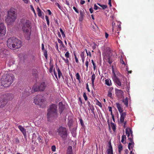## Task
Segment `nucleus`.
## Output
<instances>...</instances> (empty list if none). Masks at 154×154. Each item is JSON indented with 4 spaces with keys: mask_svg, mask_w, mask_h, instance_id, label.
Segmentation results:
<instances>
[{
    "mask_svg": "<svg viewBox=\"0 0 154 154\" xmlns=\"http://www.w3.org/2000/svg\"><path fill=\"white\" fill-rule=\"evenodd\" d=\"M14 78L12 73H5L1 78V85L5 87L9 86L13 83Z\"/></svg>",
    "mask_w": 154,
    "mask_h": 154,
    "instance_id": "obj_1",
    "label": "nucleus"
},
{
    "mask_svg": "<svg viewBox=\"0 0 154 154\" xmlns=\"http://www.w3.org/2000/svg\"><path fill=\"white\" fill-rule=\"evenodd\" d=\"M57 107L56 105L52 104L50 105L48 109L47 117L48 121L54 119L57 116Z\"/></svg>",
    "mask_w": 154,
    "mask_h": 154,
    "instance_id": "obj_2",
    "label": "nucleus"
},
{
    "mask_svg": "<svg viewBox=\"0 0 154 154\" xmlns=\"http://www.w3.org/2000/svg\"><path fill=\"white\" fill-rule=\"evenodd\" d=\"M16 11V9L12 8L8 11L7 17L5 20L8 24H11L15 21L17 17Z\"/></svg>",
    "mask_w": 154,
    "mask_h": 154,
    "instance_id": "obj_3",
    "label": "nucleus"
},
{
    "mask_svg": "<svg viewBox=\"0 0 154 154\" xmlns=\"http://www.w3.org/2000/svg\"><path fill=\"white\" fill-rule=\"evenodd\" d=\"M45 101L44 98L42 95H38L34 97V103L35 104L39 105L40 107L43 108L45 106Z\"/></svg>",
    "mask_w": 154,
    "mask_h": 154,
    "instance_id": "obj_4",
    "label": "nucleus"
},
{
    "mask_svg": "<svg viewBox=\"0 0 154 154\" xmlns=\"http://www.w3.org/2000/svg\"><path fill=\"white\" fill-rule=\"evenodd\" d=\"M103 56L104 59L109 64H111L113 62L112 59V51L109 49L107 50Z\"/></svg>",
    "mask_w": 154,
    "mask_h": 154,
    "instance_id": "obj_5",
    "label": "nucleus"
},
{
    "mask_svg": "<svg viewBox=\"0 0 154 154\" xmlns=\"http://www.w3.org/2000/svg\"><path fill=\"white\" fill-rule=\"evenodd\" d=\"M116 107L119 111L120 115V120L122 122L123 121L125 118L126 113L125 112H123V108L122 106L118 103H116Z\"/></svg>",
    "mask_w": 154,
    "mask_h": 154,
    "instance_id": "obj_6",
    "label": "nucleus"
},
{
    "mask_svg": "<svg viewBox=\"0 0 154 154\" xmlns=\"http://www.w3.org/2000/svg\"><path fill=\"white\" fill-rule=\"evenodd\" d=\"M59 135L63 139H65L67 136L66 128L63 127H60L57 130Z\"/></svg>",
    "mask_w": 154,
    "mask_h": 154,
    "instance_id": "obj_7",
    "label": "nucleus"
},
{
    "mask_svg": "<svg viewBox=\"0 0 154 154\" xmlns=\"http://www.w3.org/2000/svg\"><path fill=\"white\" fill-rule=\"evenodd\" d=\"M47 85L45 82H42L34 89L35 91H43L45 89Z\"/></svg>",
    "mask_w": 154,
    "mask_h": 154,
    "instance_id": "obj_8",
    "label": "nucleus"
},
{
    "mask_svg": "<svg viewBox=\"0 0 154 154\" xmlns=\"http://www.w3.org/2000/svg\"><path fill=\"white\" fill-rule=\"evenodd\" d=\"M126 133L128 137V140H129L130 142H132L133 143V135L132 134V131L130 128H126L125 130Z\"/></svg>",
    "mask_w": 154,
    "mask_h": 154,
    "instance_id": "obj_9",
    "label": "nucleus"
},
{
    "mask_svg": "<svg viewBox=\"0 0 154 154\" xmlns=\"http://www.w3.org/2000/svg\"><path fill=\"white\" fill-rule=\"evenodd\" d=\"M24 36L26 39L29 40L30 38L31 29L22 30Z\"/></svg>",
    "mask_w": 154,
    "mask_h": 154,
    "instance_id": "obj_10",
    "label": "nucleus"
},
{
    "mask_svg": "<svg viewBox=\"0 0 154 154\" xmlns=\"http://www.w3.org/2000/svg\"><path fill=\"white\" fill-rule=\"evenodd\" d=\"M14 37H11L9 38L8 40L7 44L8 47L11 49L14 48L15 47V45L13 43Z\"/></svg>",
    "mask_w": 154,
    "mask_h": 154,
    "instance_id": "obj_11",
    "label": "nucleus"
},
{
    "mask_svg": "<svg viewBox=\"0 0 154 154\" xmlns=\"http://www.w3.org/2000/svg\"><path fill=\"white\" fill-rule=\"evenodd\" d=\"M6 32V27L3 23H0V38L4 36Z\"/></svg>",
    "mask_w": 154,
    "mask_h": 154,
    "instance_id": "obj_12",
    "label": "nucleus"
},
{
    "mask_svg": "<svg viewBox=\"0 0 154 154\" xmlns=\"http://www.w3.org/2000/svg\"><path fill=\"white\" fill-rule=\"evenodd\" d=\"M0 53L1 57L6 58V60L9 56L8 55L9 51L6 49H2Z\"/></svg>",
    "mask_w": 154,
    "mask_h": 154,
    "instance_id": "obj_13",
    "label": "nucleus"
},
{
    "mask_svg": "<svg viewBox=\"0 0 154 154\" xmlns=\"http://www.w3.org/2000/svg\"><path fill=\"white\" fill-rule=\"evenodd\" d=\"M31 23L29 20H27L25 23L23 24L22 28V29H31Z\"/></svg>",
    "mask_w": 154,
    "mask_h": 154,
    "instance_id": "obj_14",
    "label": "nucleus"
},
{
    "mask_svg": "<svg viewBox=\"0 0 154 154\" xmlns=\"http://www.w3.org/2000/svg\"><path fill=\"white\" fill-rule=\"evenodd\" d=\"M13 43L15 45V47L14 48L17 49L21 47V41L17 38H16L14 37Z\"/></svg>",
    "mask_w": 154,
    "mask_h": 154,
    "instance_id": "obj_15",
    "label": "nucleus"
},
{
    "mask_svg": "<svg viewBox=\"0 0 154 154\" xmlns=\"http://www.w3.org/2000/svg\"><path fill=\"white\" fill-rule=\"evenodd\" d=\"M114 81L116 83L118 86H121L122 88V89H124V86L123 84H122L121 82L120 81V80L119 78L116 76L114 77L113 78Z\"/></svg>",
    "mask_w": 154,
    "mask_h": 154,
    "instance_id": "obj_16",
    "label": "nucleus"
},
{
    "mask_svg": "<svg viewBox=\"0 0 154 154\" xmlns=\"http://www.w3.org/2000/svg\"><path fill=\"white\" fill-rule=\"evenodd\" d=\"M109 148L107 149L106 152L107 154H113L112 147L111 145V143L109 142Z\"/></svg>",
    "mask_w": 154,
    "mask_h": 154,
    "instance_id": "obj_17",
    "label": "nucleus"
},
{
    "mask_svg": "<svg viewBox=\"0 0 154 154\" xmlns=\"http://www.w3.org/2000/svg\"><path fill=\"white\" fill-rule=\"evenodd\" d=\"M18 128L22 132L24 136H26V130L22 126L19 125L18 126Z\"/></svg>",
    "mask_w": 154,
    "mask_h": 154,
    "instance_id": "obj_18",
    "label": "nucleus"
},
{
    "mask_svg": "<svg viewBox=\"0 0 154 154\" xmlns=\"http://www.w3.org/2000/svg\"><path fill=\"white\" fill-rule=\"evenodd\" d=\"M5 100L6 101L7 100H12L13 98V95L11 94H8L5 95Z\"/></svg>",
    "mask_w": 154,
    "mask_h": 154,
    "instance_id": "obj_19",
    "label": "nucleus"
},
{
    "mask_svg": "<svg viewBox=\"0 0 154 154\" xmlns=\"http://www.w3.org/2000/svg\"><path fill=\"white\" fill-rule=\"evenodd\" d=\"M6 61L9 60L8 62V64L9 65V66L12 65L14 63V60L13 59L11 58V57L9 56L8 58H7V59L6 60Z\"/></svg>",
    "mask_w": 154,
    "mask_h": 154,
    "instance_id": "obj_20",
    "label": "nucleus"
},
{
    "mask_svg": "<svg viewBox=\"0 0 154 154\" xmlns=\"http://www.w3.org/2000/svg\"><path fill=\"white\" fill-rule=\"evenodd\" d=\"M7 102L4 99H0V108L4 107L7 104Z\"/></svg>",
    "mask_w": 154,
    "mask_h": 154,
    "instance_id": "obj_21",
    "label": "nucleus"
},
{
    "mask_svg": "<svg viewBox=\"0 0 154 154\" xmlns=\"http://www.w3.org/2000/svg\"><path fill=\"white\" fill-rule=\"evenodd\" d=\"M59 110L60 112V113L61 114L62 112L63 111L64 109V106L63 105V103L62 102L59 103Z\"/></svg>",
    "mask_w": 154,
    "mask_h": 154,
    "instance_id": "obj_22",
    "label": "nucleus"
},
{
    "mask_svg": "<svg viewBox=\"0 0 154 154\" xmlns=\"http://www.w3.org/2000/svg\"><path fill=\"white\" fill-rule=\"evenodd\" d=\"M105 84L109 86L112 85L111 81L110 79H107L105 80Z\"/></svg>",
    "mask_w": 154,
    "mask_h": 154,
    "instance_id": "obj_23",
    "label": "nucleus"
},
{
    "mask_svg": "<svg viewBox=\"0 0 154 154\" xmlns=\"http://www.w3.org/2000/svg\"><path fill=\"white\" fill-rule=\"evenodd\" d=\"M66 154H73L72 152V147L71 146H69Z\"/></svg>",
    "mask_w": 154,
    "mask_h": 154,
    "instance_id": "obj_24",
    "label": "nucleus"
},
{
    "mask_svg": "<svg viewBox=\"0 0 154 154\" xmlns=\"http://www.w3.org/2000/svg\"><path fill=\"white\" fill-rule=\"evenodd\" d=\"M122 102L124 103L126 107L128 106V98L126 97L125 99H123L122 100Z\"/></svg>",
    "mask_w": 154,
    "mask_h": 154,
    "instance_id": "obj_25",
    "label": "nucleus"
},
{
    "mask_svg": "<svg viewBox=\"0 0 154 154\" xmlns=\"http://www.w3.org/2000/svg\"><path fill=\"white\" fill-rule=\"evenodd\" d=\"M134 141H133V143L132 142H130L128 144V147L130 151L131 150V149H132L133 147L134 146Z\"/></svg>",
    "mask_w": 154,
    "mask_h": 154,
    "instance_id": "obj_26",
    "label": "nucleus"
},
{
    "mask_svg": "<svg viewBox=\"0 0 154 154\" xmlns=\"http://www.w3.org/2000/svg\"><path fill=\"white\" fill-rule=\"evenodd\" d=\"M116 93L117 95L119 96H123L124 93L123 91L121 90H118Z\"/></svg>",
    "mask_w": 154,
    "mask_h": 154,
    "instance_id": "obj_27",
    "label": "nucleus"
},
{
    "mask_svg": "<svg viewBox=\"0 0 154 154\" xmlns=\"http://www.w3.org/2000/svg\"><path fill=\"white\" fill-rule=\"evenodd\" d=\"M56 68L58 72V77L59 78H60L61 76L62 75V74L61 72L60 69L58 66L56 67Z\"/></svg>",
    "mask_w": 154,
    "mask_h": 154,
    "instance_id": "obj_28",
    "label": "nucleus"
},
{
    "mask_svg": "<svg viewBox=\"0 0 154 154\" xmlns=\"http://www.w3.org/2000/svg\"><path fill=\"white\" fill-rule=\"evenodd\" d=\"M111 125L113 131L114 132H115L116 130V125L112 122L111 123Z\"/></svg>",
    "mask_w": 154,
    "mask_h": 154,
    "instance_id": "obj_29",
    "label": "nucleus"
},
{
    "mask_svg": "<svg viewBox=\"0 0 154 154\" xmlns=\"http://www.w3.org/2000/svg\"><path fill=\"white\" fill-rule=\"evenodd\" d=\"M95 78V75L94 73H93L91 77L92 83L93 86L94 85V81Z\"/></svg>",
    "mask_w": 154,
    "mask_h": 154,
    "instance_id": "obj_30",
    "label": "nucleus"
},
{
    "mask_svg": "<svg viewBox=\"0 0 154 154\" xmlns=\"http://www.w3.org/2000/svg\"><path fill=\"white\" fill-rule=\"evenodd\" d=\"M37 11L38 16L39 17H41L42 15V11L39 7L37 8Z\"/></svg>",
    "mask_w": 154,
    "mask_h": 154,
    "instance_id": "obj_31",
    "label": "nucleus"
},
{
    "mask_svg": "<svg viewBox=\"0 0 154 154\" xmlns=\"http://www.w3.org/2000/svg\"><path fill=\"white\" fill-rule=\"evenodd\" d=\"M75 76L77 79L78 80L79 82H80V76L78 73H77L75 74Z\"/></svg>",
    "mask_w": 154,
    "mask_h": 154,
    "instance_id": "obj_32",
    "label": "nucleus"
},
{
    "mask_svg": "<svg viewBox=\"0 0 154 154\" xmlns=\"http://www.w3.org/2000/svg\"><path fill=\"white\" fill-rule=\"evenodd\" d=\"M120 63L122 65H123L124 66L126 65V64L124 61L123 60L122 57V56L120 58Z\"/></svg>",
    "mask_w": 154,
    "mask_h": 154,
    "instance_id": "obj_33",
    "label": "nucleus"
},
{
    "mask_svg": "<svg viewBox=\"0 0 154 154\" xmlns=\"http://www.w3.org/2000/svg\"><path fill=\"white\" fill-rule=\"evenodd\" d=\"M122 144H120L118 146V151L119 153L121 152V151L122 150Z\"/></svg>",
    "mask_w": 154,
    "mask_h": 154,
    "instance_id": "obj_34",
    "label": "nucleus"
},
{
    "mask_svg": "<svg viewBox=\"0 0 154 154\" xmlns=\"http://www.w3.org/2000/svg\"><path fill=\"white\" fill-rule=\"evenodd\" d=\"M61 57V56H60ZM62 59L63 60H64L65 62V63L67 64V65H69V60L68 59H65L64 57H62Z\"/></svg>",
    "mask_w": 154,
    "mask_h": 154,
    "instance_id": "obj_35",
    "label": "nucleus"
},
{
    "mask_svg": "<svg viewBox=\"0 0 154 154\" xmlns=\"http://www.w3.org/2000/svg\"><path fill=\"white\" fill-rule=\"evenodd\" d=\"M125 139V140H126V136L125 135H123L122 136L121 140V142L123 143H124V141Z\"/></svg>",
    "mask_w": 154,
    "mask_h": 154,
    "instance_id": "obj_36",
    "label": "nucleus"
},
{
    "mask_svg": "<svg viewBox=\"0 0 154 154\" xmlns=\"http://www.w3.org/2000/svg\"><path fill=\"white\" fill-rule=\"evenodd\" d=\"M91 62L93 66V68L94 70H95L96 69H97V67L96 66V64L95 63H94L93 60H91Z\"/></svg>",
    "mask_w": 154,
    "mask_h": 154,
    "instance_id": "obj_37",
    "label": "nucleus"
},
{
    "mask_svg": "<svg viewBox=\"0 0 154 154\" xmlns=\"http://www.w3.org/2000/svg\"><path fill=\"white\" fill-rule=\"evenodd\" d=\"M57 40H58V43H59L60 44H61V45H62V46L63 48H64L65 47V46L64 45L62 42L59 38H58Z\"/></svg>",
    "mask_w": 154,
    "mask_h": 154,
    "instance_id": "obj_38",
    "label": "nucleus"
},
{
    "mask_svg": "<svg viewBox=\"0 0 154 154\" xmlns=\"http://www.w3.org/2000/svg\"><path fill=\"white\" fill-rule=\"evenodd\" d=\"M107 96L108 97H109L110 98H112V94L111 91H108Z\"/></svg>",
    "mask_w": 154,
    "mask_h": 154,
    "instance_id": "obj_39",
    "label": "nucleus"
},
{
    "mask_svg": "<svg viewBox=\"0 0 154 154\" xmlns=\"http://www.w3.org/2000/svg\"><path fill=\"white\" fill-rule=\"evenodd\" d=\"M60 32L61 33V34H62L63 37V38L65 37V34H64V32H63V30L61 28H60Z\"/></svg>",
    "mask_w": 154,
    "mask_h": 154,
    "instance_id": "obj_40",
    "label": "nucleus"
},
{
    "mask_svg": "<svg viewBox=\"0 0 154 154\" xmlns=\"http://www.w3.org/2000/svg\"><path fill=\"white\" fill-rule=\"evenodd\" d=\"M85 52L83 51L80 54V56L81 58H85Z\"/></svg>",
    "mask_w": 154,
    "mask_h": 154,
    "instance_id": "obj_41",
    "label": "nucleus"
},
{
    "mask_svg": "<svg viewBox=\"0 0 154 154\" xmlns=\"http://www.w3.org/2000/svg\"><path fill=\"white\" fill-rule=\"evenodd\" d=\"M117 23L118 24H117V25L116 26V27L117 26V30H121V25H120V23H118V22Z\"/></svg>",
    "mask_w": 154,
    "mask_h": 154,
    "instance_id": "obj_42",
    "label": "nucleus"
},
{
    "mask_svg": "<svg viewBox=\"0 0 154 154\" xmlns=\"http://www.w3.org/2000/svg\"><path fill=\"white\" fill-rule=\"evenodd\" d=\"M83 96L85 100L87 101L88 100V98L85 92L84 93Z\"/></svg>",
    "mask_w": 154,
    "mask_h": 154,
    "instance_id": "obj_43",
    "label": "nucleus"
},
{
    "mask_svg": "<svg viewBox=\"0 0 154 154\" xmlns=\"http://www.w3.org/2000/svg\"><path fill=\"white\" fill-rule=\"evenodd\" d=\"M74 56L75 59V60L76 62L77 63H78L79 62L77 58L76 54L74 53Z\"/></svg>",
    "mask_w": 154,
    "mask_h": 154,
    "instance_id": "obj_44",
    "label": "nucleus"
},
{
    "mask_svg": "<svg viewBox=\"0 0 154 154\" xmlns=\"http://www.w3.org/2000/svg\"><path fill=\"white\" fill-rule=\"evenodd\" d=\"M38 141L40 143H42V137L40 136H39L38 137Z\"/></svg>",
    "mask_w": 154,
    "mask_h": 154,
    "instance_id": "obj_45",
    "label": "nucleus"
},
{
    "mask_svg": "<svg viewBox=\"0 0 154 154\" xmlns=\"http://www.w3.org/2000/svg\"><path fill=\"white\" fill-rule=\"evenodd\" d=\"M90 108L91 110V111L92 113H93L94 114H95L94 112V107L93 106H91Z\"/></svg>",
    "mask_w": 154,
    "mask_h": 154,
    "instance_id": "obj_46",
    "label": "nucleus"
},
{
    "mask_svg": "<svg viewBox=\"0 0 154 154\" xmlns=\"http://www.w3.org/2000/svg\"><path fill=\"white\" fill-rule=\"evenodd\" d=\"M65 56L67 58H68L69 57V54L68 51L66 52L65 54Z\"/></svg>",
    "mask_w": 154,
    "mask_h": 154,
    "instance_id": "obj_47",
    "label": "nucleus"
},
{
    "mask_svg": "<svg viewBox=\"0 0 154 154\" xmlns=\"http://www.w3.org/2000/svg\"><path fill=\"white\" fill-rule=\"evenodd\" d=\"M44 54L46 59L47 58V51L46 50H44Z\"/></svg>",
    "mask_w": 154,
    "mask_h": 154,
    "instance_id": "obj_48",
    "label": "nucleus"
},
{
    "mask_svg": "<svg viewBox=\"0 0 154 154\" xmlns=\"http://www.w3.org/2000/svg\"><path fill=\"white\" fill-rule=\"evenodd\" d=\"M97 104L101 108L102 107V105L101 104V103L98 100H97Z\"/></svg>",
    "mask_w": 154,
    "mask_h": 154,
    "instance_id": "obj_49",
    "label": "nucleus"
},
{
    "mask_svg": "<svg viewBox=\"0 0 154 154\" xmlns=\"http://www.w3.org/2000/svg\"><path fill=\"white\" fill-rule=\"evenodd\" d=\"M53 65H51L49 70V72L50 73H51L53 71Z\"/></svg>",
    "mask_w": 154,
    "mask_h": 154,
    "instance_id": "obj_50",
    "label": "nucleus"
},
{
    "mask_svg": "<svg viewBox=\"0 0 154 154\" xmlns=\"http://www.w3.org/2000/svg\"><path fill=\"white\" fill-rule=\"evenodd\" d=\"M15 142L16 144H17L20 142V141L18 138H16L15 139Z\"/></svg>",
    "mask_w": 154,
    "mask_h": 154,
    "instance_id": "obj_51",
    "label": "nucleus"
},
{
    "mask_svg": "<svg viewBox=\"0 0 154 154\" xmlns=\"http://www.w3.org/2000/svg\"><path fill=\"white\" fill-rule=\"evenodd\" d=\"M101 7L104 10L107 8V6L106 5H102V6H101Z\"/></svg>",
    "mask_w": 154,
    "mask_h": 154,
    "instance_id": "obj_52",
    "label": "nucleus"
},
{
    "mask_svg": "<svg viewBox=\"0 0 154 154\" xmlns=\"http://www.w3.org/2000/svg\"><path fill=\"white\" fill-rule=\"evenodd\" d=\"M56 147L55 146H52L51 147V149L52 151L55 152L56 151Z\"/></svg>",
    "mask_w": 154,
    "mask_h": 154,
    "instance_id": "obj_53",
    "label": "nucleus"
},
{
    "mask_svg": "<svg viewBox=\"0 0 154 154\" xmlns=\"http://www.w3.org/2000/svg\"><path fill=\"white\" fill-rule=\"evenodd\" d=\"M112 30H113V29L115 27H116V26L115 23H114V21H112Z\"/></svg>",
    "mask_w": 154,
    "mask_h": 154,
    "instance_id": "obj_54",
    "label": "nucleus"
},
{
    "mask_svg": "<svg viewBox=\"0 0 154 154\" xmlns=\"http://www.w3.org/2000/svg\"><path fill=\"white\" fill-rule=\"evenodd\" d=\"M112 73H113V75H114V77L116 76V74H115V72H114V68H113V66H112Z\"/></svg>",
    "mask_w": 154,
    "mask_h": 154,
    "instance_id": "obj_55",
    "label": "nucleus"
},
{
    "mask_svg": "<svg viewBox=\"0 0 154 154\" xmlns=\"http://www.w3.org/2000/svg\"><path fill=\"white\" fill-rule=\"evenodd\" d=\"M97 45L94 42L93 43V45L92 46V48L93 49H95L96 48V46Z\"/></svg>",
    "mask_w": 154,
    "mask_h": 154,
    "instance_id": "obj_56",
    "label": "nucleus"
},
{
    "mask_svg": "<svg viewBox=\"0 0 154 154\" xmlns=\"http://www.w3.org/2000/svg\"><path fill=\"white\" fill-rule=\"evenodd\" d=\"M55 5L57 6L59 8V9H60L61 10V9L62 8V7L57 2V3H55Z\"/></svg>",
    "mask_w": 154,
    "mask_h": 154,
    "instance_id": "obj_57",
    "label": "nucleus"
},
{
    "mask_svg": "<svg viewBox=\"0 0 154 154\" xmlns=\"http://www.w3.org/2000/svg\"><path fill=\"white\" fill-rule=\"evenodd\" d=\"M88 63H89L88 61L87 60L85 63V65L86 66L87 69H88Z\"/></svg>",
    "mask_w": 154,
    "mask_h": 154,
    "instance_id": "obj_58",
    "label": "nucleus"
},
{
    "mask_svg": "<svg viewBox=\"0 0 154 154\" xmlns=\"http://www.w3.org/2000/svg\"><path fill=\"white\" fill-rule=\"evenodd\" d=\"M30 8L31 10L33 11V12L34 13V14H35V11L34 9V8L32 5H30Z\"/></svg>",
    "mask_w": 154,
    "mask_h": 154,
    "instance_id": "obj_59",
    "label": "nucleus"
},
{
    "mask_svg": "<svg viewBox=\"0 0 154 154\" xmlns=\"http://www.w3.org/2000/svg\"><path fill=\"white\" fill-rule=\"evenodd\" d=\"M73 9L75 10V11L77 13H79V12L78 10L77 9L76 7H75V6H74L73 7Z\"/></svg>",
    "mask_w": 154,
    "mask_h": 154,
    "instance_id": "obj_60",
    "label": "nucleus"
},
{
    "mask_svg": "<svg viewBox=\"0 0 154 154\" xmlns=\"http://www.w3.org/2000/svg\"><path fill=\"white\" fill-rule=\"evenodd\" d=\"M94 9L95 10H97L98 9V7L96 4L94 5Z\"/></svg>",
    "mask_w": 154,
    "mask_h": 154,
    "instance_id": "obj_61",
    "label": "nucleus"
},
{
    "mask_svg": "<svg viewBox=\"0 0 154 154\" xmlns=\"http://www.w3.org/2000/svg\"><path fill=\"white\" fill-rule=\"evenodd\" d=\"M25 4L28 3L29 0H22Z\"/></svg>",
    "mask_w": 154,
    "mask_h": 154,
    "instance_id": "obj_62",
    "label": "nucleus"
},
{
    "mask_svg": "<svg viewBox=\"0 0 154 154\" xmlns=\"http://www.w3.org/2000/svg\"><path fill=\"white\" fill-rule=\"evenodd\" d=\"M86 89H87L88 91V92H90V90L89 88L88 85L87 83L86 84Z\"/></svg>",
    "mask_w": 154,
    "mask_h": 154,
    "instance_id": "obj_63",
    "label": "nucleus"
},
{
    "mask_svg": "<svg viewBox=\"0 0 154 154\" xmlns=\"http://www.w3.org/2000/svg\"><path fill=\"white\" fill-rule=\"evenodd\" d=\"M89 11L91 14L93 12V10L92 8H91L89 9Z\"/></svg>",
    "mask_w": 154,
    "mask_h": 154,
    "instance_id": "obj_64",
    "label": "nucleus"
}]
</instances>
